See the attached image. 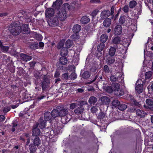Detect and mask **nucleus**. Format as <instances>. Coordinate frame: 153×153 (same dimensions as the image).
I'll return each instance as SVG.
<instances>
[{
  "label": "nucleus",
  "mask_w": 153,
  "mask_h": 153,
  "mask_svg": "<svg viewBox=\"0 0 153 153\" xmlns=\"http://www.w3.org/2000/svg\"><path fill=\"white\" fill-rule=\"evenodd\" d=\"M34 79L35 84L37 85L39 84H41V87L43 91H45L48 88L50 84V79L48 77H35Z\"/></svg>",
  "instance_id": "1"
},
{
  "label": "nucleus",
  "mask_w": 153,
  "mask_h": 153,
  "mask_svg": "<svg viewBox=\"0 0 153 153\" xmlns=\"http://www.w3.org/2000/svg\"><path fill=\"white\" fill-rule=\"evenodd\" d=\"M8 29L10 33L14 36L18 35L21 32L20 25L16 22L10 24L9 25Z\"/></svg>",
  "instance_id": "2"
},
{
  "label": "nucleus",
  "mask_w": 153,
  "mask_h": 153,
  "mask_svg": "<svg viewBox=\"0 0 153 153\" xmlns=\"http://www.w3.org/2000/svg\"><path fill=\"white\" fill-rule=\"evenodd\" d=\"M33 143H31L29 146L30 153H35L37 150V148L41 144V141L39 137H36L32 140Z\"/></svg>",
  "instance_id": "3"
},
{
  "label": "nucleus",
  "mask_w": 153,
  "mask_h": 153,
  "mask_svg": "<svg viewBox=\"0 0 153 153\" xmlns=\"http://www.w3.org/2000/svg\"><path fill=\"white\" fill-rule=\"evenodd\" d=\"M115 6H112L111 8V12L109 10H106L102 11L100 14V17L102 19H104L106 18H108L110 15L112 16L111 19L114 18V13Z\"/></svg>",
  "instance_id": "4"
},
{
  "label": "nucleus",
  "mask_w": 153,
  "mask_h": 153,
  "mask_svg": "<svg viewBox=\"0 0 153 153\" xmlns=\"http://www.w3.org/2000/svg\"><path fill=\"white\" fill-rule=\"evenodd\" d=\"M56 16L57 18L61 21L65 20L67 17L66 10L64 9L60 10L56 13Z\"/></svg>",
  "instance_id": "5"
},
{
  "label": "nucleus",
  "mask_w": 153,
  "mask_h": 153,
  "mask_svg": "<svg viewBox=\"0 0 153 153\" xmlns=\"http://www.w3.org/2000/svg\"><path fill=\"white\" fill-rule=\"evenodd\" d=\"M48 22L49 26L51 27L57 26L59 24L58 19L55 17H51L48 19Z\"/></svg>",
  "instance_id": "6"
},
{
  "label": "nucleus",
  "mask_w": 153,
  "mask_h": 153,
  "mask_svg": "<svg viewBox=\"0 0 153 153\" xmlns=\"http://www.w3.org/2000/svg\"><path fill=\"white\" fill-rule=\"evenodd\" d=\"M120 85L118 83L114 84V93L117 96H120L124 94V91L120 89Z\"/></svg>",
  "instance_id": "7"
},
{
  "label": "nucleus",
  "mask_w": 153,
  "mask_h": 153,
  "mask_svg": "<svg viewBox=\"0 0 153 153\" xmlns=\"http://www.w3.org/2000/svg\"><path fill=\"white\" fill-rule=\"evenodd\" d=\"M130 110L132 112L136 111L137 115L140 118L144 117L146 115V113L143 111L141 110L134 107H131Z\"/></svg>",
  "instance_id": "8"
},
{
  "label": "nucleus",
  "mask_w": 153,
  "mask_h": 153,
  "mask_svg": "<svg viewBox=\"0 0 153 153\" xmlns=\"http://www.w3.org/2000/svg\"><path fill=\"white\" fill-rule=\"evenodd\" d=\"M59 112V116L63 117L61 119L62 121H63V120H65V122H68L70 120H67L68 119H66V117L65 118H64V117L68 114V111L66 108H62L61 110H60Z\"/></svg>",
  "instance_id": "9"
},
{
  "label": "nucleus",
  "mask_w": 153,
  "mask_h": 153,
  "mask_svg": "<svg viewBox=\"0 0 153 153\" xmlns=\"http://www.w3.org/2000/svg\"><path fill=\"white\" fill-rule=\"evenodd\" d=\"M54 9L49 8L47 9L45 11V13L46 17L50 18L53 17L55 13Z\"/></svg>",
  "instance_id": "10"
},
{
  "label": "nucleus",
  "mask_w": 153,
  "mask_h": 153,
  "mask_svg": "<svg viewBox=\"0 0 153 153\" xmlns=\"http://www.w3.org/2000/svg\"><path fill=\"white\" fill-rule=\"evenodd\" d=\"M122 28L121 25L118 24L114 28V33L115 35H119L122 33Z\"/></svg>",
  "instance_id": "11"
},
{
  "label": "nucleus",
  "mask_w": 153,
  "mask_h": 153,
  "mask_svg": "<svg viewBox=\"0 0 153 153\" xmlns=\"http://www.w3.org/2000/svg\"><path fill=\"white\" fill-rule=\"evenodd\" d=\"M115 61V57L113 56H109L105 59V62L107 65H111L113 64Z\"/></svg>",
  "instance_id": "12"
},
{
  "label": "nucleus",
  "mask_w": 153,
  "mask_h": 153,
  "mask_svg": "<svg viewBox=\"0 0 153 153\" xmlns=\"http://www.w3.org/2000/svg\"><path fill=\"white\" fill-rule=\"evenodd\" d=\"M38 125L37 124L36 125V127L33 128L32 130V134L33 136L38 137L40 134V131L38 128Z\"/></svg>",
  "instance_id": "13"
},
{
  "label": "nucleus",
  "mask_w": 153,
  "mask_h": 153,
  "mask_svg": "<svg viewBox=\"0 0 153 153\" xmlns=\"http://www.w3.org/2000/svg\"><path fill=\"white\" fill-rule=\"evenodd\" d=\"M142 3L141 1H139L136 7L134 9L135 13L138 15H140L142 11Z\"/></svg>",
  "instance_id": "14"
},
{
  "label": "nucleus",
  "mask_w": 153,
  "mask_h": 153,
  "mask_svg": "<svg viewBox=\"0 0 153 153\" xmlns=\"http://www.w3.org/2000/svg\"><path fill=\"white\" fill-rule=\"evenodd\" d=\"M20 57L21 60L25 62L29 61L32 58V56L22 53L20 54Z\"/></svg>",
  "instance_id": "15"
},
{
  "label": "nucleus",
  "mask_w": 153,
  "mask_h": 153,
  "mask_svg": "<svg viewBox=\"0 0 153 153\" xmlns=\"http://www.w3.org/2000/svg\"><path fill=\"white\" fill-rule=\"evenodd\" d=\"M129 96L131 100V102L133 103V104L134 105V106L133 107L137 108V107H138L140 108L141 105L140 104L139 102H137L136 100L134 98L133 96L132 95L130 94Z\"/></svg>",
  "instance_id": "16"
},
{
  "label": "nucleus",
  "mask_w": 153,
  "mask_h": 153,
  "mask_svg": "<svg viewBox=\"0 0 153 153\" xmlns=\"http://www.w3.org/2000/svg\"><path fill=\"white\" fill-rule=\"evenodd\" d=\"M21 31L24 34H28L30 33L29 29L28 28V25L27 24L22 25V26Z\"/></svg>",
  "instance_id": "17"
},
{
  "label": "nucleus",
  "mask_w": 153,
  "mask_h": 153,
  "mask_svg": "<svg viewBox=\"0 0 153 153\" xmlns=\"http://www.w3.org/2000/svg\"><path fill=\"white\" fill-rule=\"evenodd\" d=\"M83 110L84 108L82 106L79 105L74 110V112L76 114H80L83 112Z\"/></svg>",
  "instance_id": "18"
},
{
  "label": "nucleus",
  "mask_w": 153,
  "mask_h": 153,
  "mask_svg": "<svg viewBox=\"0 0 153 153\" xmlns=\"http://www.w3.org/2000/svg\"><path fill=\"white\" fill-rule=\"evenodd\" d=\"M90 18L87 16H83L81 19L80 22L83 24H86L88 23L90 21Z\"/></svg>",
  "instance_id": "19"
},
{
  "label": "nucleus",
  "mask_w": 153,
  "mask_h": 153,
  "mask_svg": "<svg viewBox=\"0 0 153 153\" xmlns=\"http://www.w3.org/2000/svg\"><path fill=\"white\" fill-rule=\"evenodd\" d=\"M146 102L148 108L153 111V100L151 99H148L146 100Z\"/></svg>",
  "instance_id": "20"
},
{
  "label": "nucleus",
  "mask_w": 153,
  "mask_h": 153,
  "mask_svg": "<svg viewBox=\"0 0 153 153\" xmlns=\"http://www.w3.org/2000/svg\"><path fill=\"white\" fill-rule=\"evenodd\" d=\"M135 89L137 92L140 94L143 91V84H139L135 87Z\"/></svg>",
  "instance_id": "21"
},
{
  "label": "nucleus",
  "mask_w": 153,
  "mask_h": 153,
  "mask_svg": "<svg viewBox=\"0 0 153 153\" xmlns=\"http://www.w3.org/2000/svg\"><path fill=\"white\" fill-rule=\"evenodd\" d=\"M81 27L78 24L75 25L73 27V31L75 33H78L81 30Z\"/></svg>",
  "instance_id": "22"
},
{
  "label": "nucleus",
  "mask_w": 153,
  "mask_h": 153,
  "mask_svg": "<svg viewBox=\"0 0 153 153\" xmlns=\"http://www.w3.org/2000/svg\"><path fill=\"white\" fill-rule=\"evenodd\" d=\"M101 100L102 103L105 105L108 104L110 102V99L106 96L102 97L101 98Z\"/></svg>",
  "instance_id": "23"
},
{
  "label": "nucleus",
  "mask_w": 153,
  "mask_h": 153,
  "mask_svg": "<svg viewBox=\"0 0 153 153\" xmlns=\"http://www.w3.org/2000/svg\"><path fill=\"white\" fill-rule=\"evenodd\" d=\"M51 113L52 115V118L53 119L59 116V112L58 110L56 109H53Z\"/></svg>",
  "instance_id": "24"
},
{
  "label": "nucleus",
  "mask_w": 153,
  "mask_h": 153,
  "mask_svg": "<svg viewBox=\"0 0 153 153\" xmlns=\"http://www.w3.org/2000/svg\"><path fill=\"white\" fill-rule=\"evenodd\" d=\"M111 19L108 18H106L105 19L103 22V25L105 27H108L111 25Z\"/></svg>",
  "instance_id": "25"
},
{
  "label": "nucleus",
  "mask_w": 153,
  "mask_h": 153,
  "mask_svg": "<svg viewBox=\"0 0 153 153\" xmlns=\"http://www.w3.org/2000/svg\"><path fill=\"white\" fill-rule=\"evenodd\" d=\"M44 118L46 120H50L53 118L51 113L48 111L45 113Z\"/></svg>",
  "instance_id": "26"
},
{
  "label": "nucleus",
  "mask_w": 153,
  "mask_h": 153,
  "mask_svg": "<svg viewBox=\"0 0 153 153\" xmlns=\"http://www.w3.org/2000/svg\"><path fill=\"white\" fill-rule=\"evenodd\" d=\"M34 76H46V75L44 73V72L42 71H34L33 73Z\"/></svg>",
  "instance_id": "27"
},
{
  "label": "nucleus",
  "mask_w": 153,
  "mask_h": 153,
  "mask_svg": "<svg viewBox=\"0 0 153 153\" xmlns=\"http://www.w3.org/2000/svg\"><path fill=\"white\" fill-rule=\"evenodd\" d=\"M28 47L32 49L35 50L38 48L39 45L38 43L32 42L29 44Z\"/></svg>",
  "instance_id": "28"
},
{
  "label": "nucleus",
  "mask_w": 153,
  "mask_h": 153,
  "mask_svg": "<svg viewBox=\"0 0 153 153\" xmlns=\"http://www.w3.org/2000/svg\"><path fill=\"white\" fill-rule=\"evenodd\" d=\"M121 39L119 36H116L112 39V42L114 44L117 45L120 44Z\"/></svg>",
  "instance_id": "29"
},
{
  "label": "nucleus",
  "mask_w": 153,
  "mask_h": 153,
  "mask_svg": "<svg viewBox=\"0 0 153 153\" xmlns=\"http://www.w3.org/2000/svg\"><path fill=\"white\" fill-rule=\"evenodd\" d=\"M114 87V85H112L111 86H107L106 88V91L109 93H111L113 92H114V91L115 89Z\"/></svg>",
  "instance_id": "30"
},
{
  "label": "nucleus",
  "mask_w": 153,
  "mask_h": 153,
  "mask_svg": "<svg viewBox=\"0 0 153 153\" xmlns=\"http://www.w3.org/2000/svg\"><path fill=\"white\" fill-rule=\"evenodd\" d=\"M68 51L65 48H62L60 52V54L62 56L65 57L68 54Z\"/></svg>",
  "instance_id": "31"
},
{
  "label": "nucleus",
  "mask_w": 153,
  "mask_h": 153,
  "mask_svg": "<svg viewBox=\"0 0 153 153\" xmlns=\"http://www.w3.org/2000/svg\"><path fill=\"white\" fill-rule=\"evenodd\" d=\"M97 98L94 96H91L89 98L88 102L91 104L94 105L97 102Z\"/></svg>",
  "instance_id": "32"
},
{
  "label": "nucleus",
  "mask_w": 153,
  "mask_h": 153,
  "mask_svg": "<svg viewBox=\"0 0 153 153\" xmlns=\"http://www.w3.org/2000/svg\"><path fill=\"white\" fill-rule=\"evenodd\" d=\"M116 51V48L114 47H111L109 49V55L110 56H113L114 55Z\"/></svg>",
  "instance_id": "33"
},
{
  "label": "nucleus",
  "mask_w": 153,
  "mask_h": 153,
  "mask_svg": "<svg viewBox=\"0 0 153 153\" xmlns=\"http://www.w3.org/2000/svg\"><path fill=\"white\" fill-rule=\"evenodd\" d=\"M68 60L67 58L65 56H61L59 59V62L61 64L64 65H66L67 62Z\"/></svg>",
  "instance_id": "34"
},
{
  "label": "nucleus",
  "mask_w": 153,
  "mask_h": 153,
  "mask_svg": "<svg viewBox=\"0 0 153 153\" xmlns=\"http://www.w3.org/2000/svg\"><path fill=\"white\" fill-rule=\"evenodd\" d=\"M7 67L12 73H14V72L15 70V67L13 65V64L11 63L7 65Z\"/></svg>",
  "instance_id": "35"
},
{
  "label": "nucleus",
  "mask_w": 153,
  "mask_h": 153,
  "mask_svg": "<svg viewBox=\"0 0 153 153\" xmlns=\"http://www.w3.org/2000/svg\"><path fill=\"white\" fill-rule=\"evenodd\" d=\"M61 5V0H57L55 2H53L52 7L57 8L58 7L60 6Z\"/></svg>",
  "instance_id": "36"
},
{
  "label": "nucleus",
  "mask_w": 153,
  "mask_h": 153,
  "mask_svg": "<svg viewBox=\"0 0 153 153\" xmlns=\"http://www.w3.org/2000/svg\"><path fill=\"white\" fill-rule=\"evenodd\" d=\"M107 35L106 34H104L101 36L100 40L101 42L104 43L107 40Z\"/></svg>",
  "instance_id": "37"
},
{
  "label": "nucleus",
  "mask_w": 153,
  "mask_h": 153,
  "mask_svg": "<svg viewBox=\"0 0 153 153\" xmlns=\"http://www.w3.org/2000/svg\"><path fill=\"white\" fill-rule=\"evenodd\" d=\"M137 3L136 1L134 0H132L130 1L129 3V7L130 8L133 9L136 7Z\"/></svg>",
  "instance_id": "38"
},
{
  "label": "nucleus",
  "mask_w": 153,
  "mask_h": 153,
  "mask_svg": "<svg viewBox=\"0 0 153 153\" xmlns=\"http://www.w3.org/2000/svg\"><path fill=\"white\" fill-rule=\"evenodd\" d=\"M127 105L123 103H120L118 107V108L121 111H123L125 110L127 107Z\"/></svg>",
  "instance_id": "39"
},
{
  "label": "nucleus",
  "mask_w": 153,
  "mask_h": 153,
  "mask_svg": "<svg viewBox=\"0 0 153 153\" xmlns=\"http://www.w3.org/2000/svg\"><path fill=\"white\" fill-rule=\"evenodd\" d=\"M105 45L104 43L101 42L98 45L97 47V51L99 52L102 51L104 48Z\"/></svg>",
  "instance_id": "40"
},
{
  "label": "nucleus",
  "mask_w": 153,
  "mask_h": 153,
  "mask_svg": "<svg viewBox=\"0 0 153 153\" xmlns=\"http://www.w3.org/2000/svg\"><path fill=\"white\" fill-rule=\"evenodd\" d=\"M72 45V41L70 39L67 40L65 43V45L67 48H70Z\"/></svg>",
  "instance_id": "41"
},
{
  "label": "nucleus",
  "mask_w": 153,
  "mask_h": 153,
  "mask_svg": "<svg viewBox=\"0 0 153 153\" xmlns=\"http://www.w3.org/2000/svg\"><path fill=\"white\" fill-rule=\"evenodd\" d=\"M46 122L45 120H43L41 121L39 125L37 124L41 129H44L45 128Z\"/></svg>",
  "instance_id": "42"
},
{
  "label": "nucleus",
  "mask_w": 153,
  "mask_h": 153,
  "mask_svg": "<svg viewBox=\"0 0 153 153\" xmlns=\"http://www.w3.org/2000/svg\"><path fill=\"white\" fill-rule=\"evenodd\" d=\"M120 103V102L118 100L115 99L112 102L111 104L113 106L118 107Z\"/></svg>",
  "instance_id": "43"
},
{
  "label": "nucleus",
  "mask_w": 153,
  "mask_h": 153,
  "mask_svg": "<svg viewBox=\"0 0 153 153\" xmlns=\"http://www.w3.org/2000/svg\"><path fill=\"white\" fill-rule=\"evenodd\" d=\"M51 131L48 128H45L44 130V134L45 136L48 137L51 134Z\"/></svg>",
  "instance_id": "44"
},
{
  "label": "nucleus",
  "mask_w": 153,
  "mask_h": 153,
  "mask_svg": "<svg viewBox=\"0 0 153 153\" xmlns=\"http://www.w3.org/2000/svg\"><path fill=\"white\" fill-rule=\"evenodd\" d=\"M126 21L125 18L124 16H121L119 20L120 24L121 25L123 24Z\"/></svg>",
  "instance_id": "45"
},
{
  "label": "nucleus",
  "mask_w": 153,
  "mask_h": 153,
  "mask_svg": "<svg viewBox=\"0 0 153 153\" xmlns=\"http://www.w3.org/2000/svg\"><path fill=\"white\" fill-rule=\"evenodd\" d=\"M17 86L16 85H11L10 87V90L12 93H16L17 92L16 89H17Z\"/></svg>",
  "instance_id": "46"
},
{
  "label": "nucleus",
  "mask_w": 153,
  "mask_h": 153,
  "mask_svg": "<svg viewBox=\"0 0 153 153\" xmlns=\"http://www.w3.org/2000/svg\"><path fill=\"white\" fill-rule=\"evenodd\" d=\"M71 38L72 39L76 40L79 39V36L77 33H75L71 35Z\"/></svg>",
  "instance_id": "47"
},
{
  "label": "nucleus",
  "mask_w": 153,
  "mask_h": 153,
  "mask_svg": "<svg viewBox=\"0 0 153 153\" xmlns=\"http://www.w3.org/2000/svg\"><path fill=\"white\" fill-rule=\"evenodd\" d=\"M79 105L78 103L77 102L72 103L70 105V108L72 109H74L75 108H76L78 107Z\"/></svg>",
  "instance_id": "48"
},
{
  "label": "nucleus",
  "mask_w": 153,
  "mask_h": 153,
  "mask_svg": "<svg viewBox=\"0 0 153 153\" xmlns=\"http://www.w3.org/2000/svg\"><path fill=\"white\" fill-rule=\"evenodd\" d=\"M0 48L1 49V51L3 52H7L8 50L9 47L7 46H5L3 45H2L0 47Z\"/></svg>",
  "instance_id": "49"
},
{
  "label": "nucleus",
  "mask_w": 153,
  "mask_h": 153,
  "mask_svg": "<svg viewBox=\"0 0 153 153\" xmlns=\"http://www.w3.org/2000/svg\"><path fill=\"white\" fill-rule=\"evenodd\" d=\"M65 41L64 40H61L58 43V48L59 49L63 47L64 45Z\"/></svg>",
  "instance_id": "50"
},
{
  "label": "nucleus",
  "mask_w": 153,
  "mask_h": 153,
  "mask_svg": "<svg viewBox=\"0 0 153 153\" xmlns=\"http://www.w3.org/2000/svg\"><path fill=\"white\" fill-rule=\"evenodd\" d=\"M105 113L102 112L100 113L98 116V118L99 119H102L105 117Z\"/></svg>",
  "instance_id": "51"
},
{
  "label": "nucleus",
  "mask_w": 153,
  "mask_h": 153,
  "mask_svg": "<svg viewBox=\"0 0 153 153\" xmlns=\"http://www.w3.org/2000/svg\"><path fill=\"white\" fill-rule=\"evenodd\" d=\"M35 37L37 40L40 41L42 39V37L40 34L36 33L35 35Z\"/></svg>",
  "instance_id": "52"
},
{
  "label": "nucleus",
  "mask_w": 153,
  "mask_h": 153,
  "mask_svg": "<svg viewBox=\"0 0 153 153\" xmlns=\"http://www.w3.org/2000/svg\"><path fill=\"white\" fill-rule=\"evenodd\" d=\"M122 10L125 13H127L129 11V7L128 5H125L123 8Z\"/></svg>",
  "instance_id": "53"
},
{
  "label": "nucleus",
  "mask_w": 153,
  "mask_h": 153,
  "mask_svg": "<svg viewBox=\"0 0 153 153\" xmlns=\"http://www.w3.org/2000/svg\"><path fill=\"white\" fill-rule=\"evenodd\" d=\"M46 97V96L45 95L42 94V95H41L37 97L36 99L37 100L39 101L45 98Z\"/></svg>",
  "instance_id": "54"
},
{
  "label": "nucleus",
  "mask_w": 153,
  "mask_h": 153,
  "mask_svg": "<svg viewBox=\"0 0 153 153\" xmlns=\"http://www.w3.org/2000/svg\"><path fill=\"white\" fill-rule=\"evenodd\" d=\"M124 77H110V79L111 81L112 82H114L117 80L118 78H121V79H123Z\"/></svg>",
  "instance_id": "55"
},
{
  "label": "nucleus",
  "mask_w": 153,
  "mask_h": 153,
  "mask_svg": "<svg viewBox=\"0 0 153 153\" xmlns=\"http://www.w3.org/2000/svg\"><path fill=\"white\" fill-rule=\"evenodd\" d=\"M104 70L105 73H108L110 71V70L108 66L107 65H105L104 67Z\"/></svg>",
  "instance_id": "56"
},
{
  "label": "nucleus",
  "mask_w": 153,
  "mask_h": 153,
  "mask_svg": "<svg viewBox=\"0 0 153 153\" xmlns=\"http://www.w3.org/2000/svg\"><path fill=\"white\" fill-rule=\"evenodd\" d=\"M63 64H62L59 62H57L56 64V66L57 67L58 69H62L63 68Z\"/></svg>",
  "instance_id": "57"
},
{
  "label": "nucleus",
  "mask_w": 153,
  "mask_h": 153,
  "mask_svg": "<svg viewBox=\"0 0 153 153\" xmlns=\"http://www.w3.org/2000/svg\"><path fill=\"white\" fill-rule=\"evenodd\" d=\"M153 75V71H149L146 72L145 74V76H151Z\"/></svg>",
  "instance_id": "58"
},
{
  "label": "nucleus",
  "mask_w": 153,
  "mask_h": 153,
  "mask_svg": "<svg viewBox=\"0 0 153 153\" xmlns=\"http://www.w3.org/2000/svg\"><path fill=\"white\" fill-rule=\"evenodd\" d=\"M99 12V10H94L91 13V15L93 17H94L97 15V14Z\"/></svg>",
  "instance_id": "59"
},
{
  "label": "nucleus",
  "mask_w": 153,
  "mask_h": 153,
  "mask_svg": "<svg viewBox=\"0 0 153 153\" xmlns=\"http://www.w3.org/2000/svg\"><path fill=\"white\" fill-rule=\"evenodd\" d=\"M91 112L93 113H95L97 111V108L95 106H93L91 109Z\"/></svg>",
  "instance_id": "60"
},
{
  "label": "nucleus",
  "mask_w": 153,
  "mask_h": 153,
  "mask_svg": "<svg viewBox=\"0 0 153 153\" xmlns=\"http://www.w3.org/2000/svg\"><path fill=\"white\" fill-rule=\"evenodd\" d=\"M82 76H90L89 72L86 71H85L82 75Z\"/></svg>",
  "instance_id": "61"
},
{
  "label": "nucleus",
  "mask_w": 153,
  "mask_h": 153,
  "mask_svg": "<svg viewBox=\"0 0 153 153\" xmlns=\"http://www.w3.org/2000/svg\"><path fill=\"white\" fill-rule=\"evenodd\" d=\"M10 107L7 106L4 108L3 111L4 113H7L10 111Z\"/></svg>",
  "instance_id": "62"
},
{
  "label": "nucleus",
  "mask_w": 153,
  "mask_h": 153,
  "mask_svg": "<svg viewBox=\"0 0 153 153\" xmlns=\"http://www.w3.org/2000/svg\"><path fill=\"white\" fill-rule=\"evenodd\" d=\"M131 29L134 31H136L137 30V25L135 24L131 25Z\"/></svg>",
  "instance_id": "63"
},
{
  "label": "nucleus",
  "mask_w": 153,
  "mask_h": 153,
  "mask_svg": "<svg viewBox=\"0 0 153 153\" xmlns=\"http://www.w3.org/2000/svg\"><path fill=\"white\" fill-rule=\"evenodd\" d=\"M27 114H27V113H26V112H25V111H23V112L22 111V112H21L19 113V116L20 117H22L23 116H25L24 115L26 116Z\"/></svg>",
  "instance_id": "64"
}]
</instances>
